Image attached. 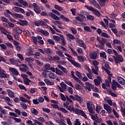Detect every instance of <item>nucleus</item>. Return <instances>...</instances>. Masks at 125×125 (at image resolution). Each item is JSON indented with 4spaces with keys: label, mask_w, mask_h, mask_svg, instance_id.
I'll use <instances>...</instances> for the list:
<instances>
[{
    "label": "nucleus",
    "mask_w": 125,
    "mask_h": 125,
    "mask_svg": "<svg viewBox=\"0 0 125 125\" xmlns=\"http://www.w3.org/2000/svg\"><path fill=\"white\" fill-rule=\"evenodd\" d=\"M114 55L112 56V57L114 60L116 64H120L122 62H124V57L122 55L119 54L118 52L115 49H113Z\"/></svg>",
    "instance_id": "f257e3e1"
},
{
    "label": "nucleus",
    "mask_w": 125,
    "mask_h": 125,
    "mask_svg": "<svg viewBox=\"0 0 125 125\" xmlns=\"http://www.w3.org/2000/svg\"><path fill=\"white\" fill-rule=\"evenodd\" d=\"M67 69L61 65H58V67H56V74L59 75V76H63L64 74H67Z\"/></svg>",
    "instance_id": "f03ea898"
},
{
    "label": "nucleus",
    "mask_w": 125,
    "mask_h": 125,
    "mask_svg": "<svg viewBox=\"0 0 125 125\" xmlns=\"http://www.w3.org/2000/svg\"><path fill=\"white\" fill-rule=\"evenodd\" d=\"M40 14L41 16H47V17H51L53 18V19H54V20H60V18H59V17L57 16L52 12H49L47 14L46 12L42 11V13H41Z\"/></svg>",
    "instance_id": "7ed1b4c3"
},
{
    "label": "nucleus",
    "mask_w": 125,
    "mask_h": 125,
    "mask_svg": "<svg viewBox=\"0 0 125 125\" xmlns=\"http://www.w3.org/2000/svg\"><path fill=\"white\" fill-rule=\"evenodd\" d=\"M87 109L90 114H95L94 110H95V106L92 102L89 101L86 103Z\"/></svg>",
    "instance_id": "20e7f679"
},
{
    "label": "nucleus",
    "mask_w": 125,
    "mask_h": 125,
    "mask_svg": "<svg viewBox=\"0 0 125 125\" xmlns=\"http://www.w3.org/2000/svg\"><path fill=\"white\" fill-rule=\"evenodd\" d=\"M86 9H88V10H89L90 11H92L94 14L96 15V16H97V17H100V13H99V11L98 10H95L94 8L92 7V6H90L89 5H85L84 6Z\"/></svg>",
    "instance_id": "39448f33"
},
{
    "label": "nucleus",
    "mask_w": 125,
    "mask_h": 125,
    "mask_svg": "<svg viewBox=\"0 0 125 125\" xmlns=\"http://www.w3.org/2000/svg\"><path fill=\"white\" fill-rule=\"evenodd\" d=\"M93 65L95 66L94 67L92 68V71L95 75H98V71L99 68L98 67V65H99V62L97 61H94L93 62Z\"/></svg>",
    "instance_id": "423d86ee"
},
{
    "label": "nucleus",
    "mask_w": 125,
    "mask_h": 125,
    "mask_svg": "<svg viewBox=\"0 0 125 125\" xmlns=\"http://www.w3.org/2000/svg\"><path fill=\"white\" fill-rule=\"evenodd\" d=\"M66 59H67V60L75 67H77L78 68H81L82 67V65H81V64H79L78 62H76V61L67 57Z\"/></svg>",
    "instance_id": "0eeeda50"
},
{
    "label": "nucleus",
    "mask_w": 125,
    "mask_h": 125,
    "mask_svg": "<svg viewBox=\"0 0 125 125\" xmlns=\"http://www.w3.org/2000/svg\"><path fill=\"white\" fill-rule=\"evenodd\" d=\"M85 84L87 86L85 87L86 89H87L88 91H91V89H93L94 88V85L93 84L89 83V82H86Z\"/></svg>",
    "instance_id": "6e6552de"
},
{
    "label": "nucleus",
    "mask_w": 125,
    "mask_h": 125,
    "mask_svg": "<svg viewBox=\"0 0 125 125\" xmlns=\"http://www.w3.org/2000/svg\"><path fill=\"white\" fill-rule=\"evenodd\" d=\"M9 71L10 73L12 74V75H15V76H18V75H19L18 71L13 67H9Z\"/></svg>",
    "instance_id": "1a4fd4ad"
},
{
    "label": "nucleus",
    "mask_w": 125,
    "mask_h": 125,
    "mask_svg": "<svg viewBox=\"0 0 125 125\" xmlns=\"http://www.w3.org/2000/svg\"><path fill=\"white\" fill-rule=\"evenodd\" d=\"M104 110H106V111H107L108 114H111L112 113V107L108 105V104H104Z\"/></svg>",
    "instance_id": "9d476101"
},
{
    "label": "nucleus",
    "mask_w": 125,
    "mask_h": 125,
    "mask_svg": "<svg viewBox=\"0 0 125 125\" xmlns=\"http://www.w3.org/2000/svg\"><path fill=\"white\" fill-rule=\"evenodd\" d=\"M43 10V7H38L36 9H34V11L37 13V14H41L42 11Z\"/></svg>",
    "instance_id": "9b49d317"
},
{
    "label": "nucleus",
    "mask_w": 125,
    "mask_h": 125,
    "mask_svg": "<svg viewBox=\"0 0 125 125\" xmlns=\"http://www.w3.org/2000/svg\"><path fill=\"white\" fill-rule=\"evenodd\" d=\"M78 101L79 103H83V98L80 96L79 95H75V99L74 101Z\"/></svg>",
    "instance_id": "f8f14e48"
},
{
    "label": "nucleus",
    "mask_w": 125,
    "mask_h": 125,
    "mask_svg": "<svg viewBox=\"0 0 125 125\" xmlns=\"http://www.w3.org/2000/svg\"><path fill=\"white\" fill-rule=\"evenodd\" d=\"M20 22H19V24L21 25V26H28V21L26 20H19Z\"/></svg>",
    "instance_id": "ddd939ff"
},
{
    "label": "nucleus",
    "mask_w": 125,
    "mask_h": 125,
    "mask_svg": "<svg viewBox=\"0 0 125 125\" xmlns=\"http://www.w3.org/2000/svg\"><path fill=\"white\" fill-rule=\"evenodd\" d=\"M7 92L9 97H10V98H14V97H15V96H14V92H13L11 90L7 89Z\"/></svg>",
    "instance_id": "4468645a"
},
{
    "label": "nucleus",
    "mask_w": 125,
    "mask_h": 125,
    "mask_svg": "<svg viewBox=\"0 0 125 125\" xmlns=\"http://www.w3.org/2000/svg\"><path fill=\"white\" fill-rule=\"evenodd\" d=\"M90 2L92 4H94V6H95L96 8H98V9H100L101 8L100 6L99 5V4H98L96 0H92Z\"/></svg>",
    "instance_id": "2eb2a0df"
},
{
    "label": "nucleus",
    "mask_w": 125,
    "mask_h": 125,
    "mask_svg": "<svg viewBox=\"0 0 125 125\" xmlns=\"http://www.w3.org/2000/svg\"><path fill=\"white\" fill-rule=\"evenodd\" d=\"M90 58L93 60H95L97 58V53L96 52H92L90 54Z\"/></svg>",
    "instance_id": "dca6fc26"
},
{
    "label": "nucleus",
    "mask_w": 125,
    "mask_h": 125,
    "mask_svg": "<svg viewBox=\"0 0 125 125\" xmlns=\"http://www.w3.org/2000/svg\"><path fill=\"white\" fill-rule=\"evenodd\" d=\"M44 53L47 54L48 55H51L52 54V50L50 48H47L44 49Z\"/></svg>",
    "instance_id": "f3484780"
},
{
    "label": "nucleus",
    "mask_w": 125,
    "mask_h": 125,
    "mask_svg": "<svg viewBox=\"0 0 125 125\" xmlns=\"http://www.w3.org/2000/svg\"><path fill=\"white\" fill-rule=\"evenodd\" d=\"M13 17L14 18H15L16 19V18H19L20 19H24V16L22 15H20L19 14H13Z\"/></svg>",
    "instance_id": "a211bd4d"
},
{
    "label": "nucleus",
    "mask_w": 125,
    "mask_h": 125,
    "mask_svg": "<svg viewBox=\"0 0 125 125\" xmlns=\"http://www.w3.org/2000/svg\"><path fill=\"white\" fill-rule=\"evenodd\" d=\"M117 79H118V83H119L122 84V85H124V84H125V80L124 78H123L121 77H118L117 78Z\"/></svg>",
    "instance_id": "6ab92c4d"
},
{
    "label": "nucleus",
    "mask_w": 125,
    "mask_h": 125,
    "mask_svg": "<svg viewBox=\"0 0 125 125\" xmlns=\"http://www.w3.org/2000/svg\"><path fill=\"white\" fill-rule=\"evenodd\" d=\"M78 42L81 47H83L84 49H86V45L84 44V42L83 40H80Z\"/></svg>",
    "instance_id": "aec40b11"
},
{
    "label": "nucleus",
    "mask_w": 125,
    "mask_h": 125,
    "mask_svg": "<svg viewBox=\"0 0 125 125\" xmlns=\"http://www.w3.org/2000/svg\"><path fill=\"white\" fill-rule=\"evenodd\" d=\"M77 59L79 62H84V59H86L85 57H83V56H77Z\"/></svg>",
    "instance_id": "412c9836"
},
{
    "label": "nucleus",
    "mask_w": 125,
    "mask_h": 125,
    "mask_svg": "<svg viewBox=\"0 0 125 125\" xmlns=\"http://www.w3.org/2000/svg\"><path fill=\"white\" fill-rule=\"evenodd\" d=\"M66 36L69 38V42H72L71 40H75L76 38L75 37V36H74V35H72L71 34H67L66 35Z\"/></svg>",
    "instance_id": "4be33fe9"
},
{
    "label": "nucleus",
    "mask_w": 125,
    "mask_h": 125,
    "mask_svg": "<svg viewBox=\"0 0 125 125\" xmlns=\"http://www.w3.org/2000/svg\"><path fill=\"white\" fill-rule=\"evenodd\" d=\"M30 111L34 116H37L39 114V111L34 108H32L30 109Z\"/></svg>",
    "instance_id": "5701e85b"
},
{
    "label": "nucleus",
    "mask_w": 125,
    "mask_h": 125,
    "mask_svg": "<svg viewBox=\"0 0 125 125\" xmlns=\"http://www.w3.org/2000/svg\"><path fill=\"white\" fill-rule=\"evenodd\" d=\"M60 18H61V19H62V21H64V22H69L70 21V19L64 17V16L63 15H61Z\"/></svg>",
    "instance_id": "b1692460"
},
{
    "label": "nucleus",
    "mask_w": 125,
    "mask_h": 125,
    "mask_svg": "<svg viewBox=\"0 0 125 125\" xmlns=\"http://www.w3.org/2000/svg\"><path fill=\"white\" fill-rule=\"evenodd\" d=\"M102 69L105 71V73L108 75V76H113V74H111V71L109 69L105 68L104 66H102Z\"/></svg>",
    "instance_id": "393cba45"
},
{
    "label": "nucleus",
    "mask_w": 125,
    "mask_h": 125,
    "mask_svg": "<svg viewBox=\"0 0 125 125\" xmlns=\"http://www.w3.org/2000/svg\"><path fill=\"white\" fill-rule=\"evenodd\" d=\"M106 42L107 40L106 39L102 38L100 42H99L101 44V45H105V43H106Z\"/></svg>",
    "instance_id": "a878e982"
},
{
    "label": "nucleus",
    "mask_w": 125,
    "mask_h": 125,
    "mask_svg": "<svg viewBox=\"0 0 125 125\" xmlns=\"http://www.w3.org/2000/svg\"><path fill=\"white\" fill-rule=\"evenodd\" d=\"M48 76L50 79H52V80H55V79H56V75L54 73H49Z\"/></svg>",
    "instance_id": "bb28decb"
},
{
    "label": "nucleus",
    "mask_w": 125,
    "mask_h": 125,
    "mask_svg": "<svg viewBox=\"0 0 125 125\" xmlns=\"http://www.w3.org/2000/svg\"><path fill=\"white\" fill-rule=\"evenodd\" d=\"M32 42L35 45H38V39L36 37L32 36Z\"/></svg>",
    "instance_id": "cd10ccee"
},
{
    "label": "nucleus",
    "mask_w": 125,
    "mask_h": 125,
    "mask_svg": "<svg viewBox=\"0 0 125 125\" xmlns=\"http://www.w3.org/2000/svg\"><path fill=\"white\" fill-rule=\"evenodd\" d=\"M75 89H76V90H83V87L79 83H76L75 84Z\"/></svg>",
    "instance_id": "c85d7f7f"
},
{
    "label": "nucleus",
    "mask_w": 125,
    "mask_h": 125,
    "mask_svg": "<svg viewBox=\"0 0 125 125\" xmlns=\"http://www.w3.org/2000/svg\"><path fill=\"white\" fill-rule=\"evenodd\" d=\"M20 105L21 106V108L23 109V110H27V109H28V106H27V104H26L23 102H21L20 103Z\"/></svg>",
    "instance_id": "c756f323"
},
{
    "label": "nucleus",
    "mask_w": 125,
    "mask_h": 125,
    "mask_svg": "<svg viewBox=\"0 0 125 125\" xmlns=\"http://www.w3.org/2000/svg\"><path fill=\"white\" fill-rule=\"evenodd\" d=\"M19 2L21 3L23 6H28V2L27 1H24L23 0H19Z\"/></svg>",
    "instance_id": "7c9ffc66"
},
{
    "label": "nucleus",
    "mask_w": 125,
    "mask_h": 125,
    "mask_svg": "<svg viewBox=\"0 0 125 125\" xmlns=\"http://www.w3.org/2000/svg\"><path fill=\"white\" fill-rule=\"evenodd\" d=\"M54 8H55V9H56L57 10H58V11H62V10H63V7L59 6L57 4H55L54 5Z\"/></svg>",
    "instance_id": "2f4dec72"
},
{
    "label": "nucleus",
    "mask_w": 125,
    "mask_h": 125,
    "mask_svg": "<svg viewBox=\"0 0 125 125\" xmlns=\"http://www.w3.org/2000/svg\"><path fill=\"white\" fill-rule=\"evenodd\" d=\"M7 78V75L4 73H3L2 71L0 73V79H3V78Z\"/></svg>",
    "instance_id": "473e14b6"
},
{
    "label": "nucleus",
    "mask_w": 125,
    "mask_h": 125,
    "mask_svg": "<svg viewBox=\"0 0 125 125\" xmlns=\"http://www.w3.org/2000/svg\"><path fill=\"white\" fill-rule=\"evenodd\" d=\"M106 3V0H100L99 1V3L102 6V7H103L104 6H105V3Z\"/></svg>",
    "instance_id": "72a5a7b5"
},
{
    "label": "nucleus",
    "mask_w": 125,
    "mask_h": 125,
    "mask_svg": "<svg viewBox=\"0 0 125 125\" xmlns=\"http://www.w3.org/2000/svg\"><path fill=\"white\" fill-rule=\"evenodd\" d=\"M23 82L25 84H26V85H29L30 83H31V80H30V79H29L28 78H26L24 80Z\"/></svg>",
    "instance_id": "f704fd0d"
},
{
    "label": "nucleus",
    "mask_w": 125,
    "mask_h": 125,
    "mask_svg": "<svg viewBox=\"0 0 125 125\" xmlns=\"http://www.w3.org/2000/svg\"><path fill=\"white\" fill-rule=\"evenodd\" d=\"M84 30L86 32H89V33H91V29L88 26H83Z\"/></svg>",
    "instance_id": "c9c22d12"
},
{
    "label": "nucleus",
    "mask_w": 125,
    "mask_h": 125,
    "mask_svg": "<svg viewBox=\"0 0 125 125\" xmlns=\"http://www.w3.org/2000/svg\"><path fill=\"white\" fill-rule=\"evenodd\" d=\"M61 86L63 89V90H66L67 89V88L66 87L67 86V85L65 84L63 82H62L61 83Z\"/></svg>",
    "instance_id": "e433bc0d"
},
{
    "label": "nucleus",
    "mask_w": 125,
    "mask_h": 125,
    "mask_svg": "<svg viewBox=\"0 0 125 125\" xmlns=\"http://www.w3.org/2000/svg\"><path fill=\"white\" fill-rule=\"evenodd\" d=\"M101 58H104V59H106L107 58V56H106V53L105 52H103L102 53H100V54Z\"/></svg>",
    "instance_id": "4c0bfd02"
},
{
    "label": "nucleus",
    "mask_w": 125,
    "mask_h": 125,
    "mask_svg": "<svg viewBox=\"0 0 125 125\" xmlns=\"http://www.w3.org/2000/svg\"><path fill=\"white\" fill-rule=\"evenodd\" d=\"M41 34H42L44 36H45L46 37H48L49 36V33L47 31H45L44 30H42L41 31Z\"/></svg>",
    "instance_id": "58836bf2"
},
{
    "label": "nucleus",
    "mask_w": 125,
    "mask_h": 125,
    "mask_svg": "<svg viewBox=\"0 0 125 125\" xmlns=\"http://www.w3.org/2000/svg\"><path fill=\"white\" fill-rule=\"evenodd\" d=\"M60 59H61L60 57H59V56H53L52 58V60L53 61H59V60H60Z\"/></svg>",
    "instance_id": "ea45409f"
},
{
    "label": "nucleus",
    "mask_w": 125,
    "mask_h": 125,
    "mask_svg": "<svg viewBox=\"0 0 125 125\" xmlns=\"http://www.w3.org/2000/svg\"><path fill=\"white\" fill-rule=\"evenodd\" d=\"M16 33L18 35L22 34V30L21 29H20V28H19V27H17L16 28Z\"/></svg>",
    "instance_id": "a19ab883"
},
{
    "label": "nucleus",
    "mask_w": 125,
    "mask_h": 125,
    "mask_svg": "<svg viewBox=\"0 0 125 125\" xmlns=\"http://www.w3.org/2000/svg\"><path fill=\"white\" fill-rule=\"evenodd\" d=\"M3 99L5 100L6 102H8V103H10V102H11V101H10V98L8 97L3 96Z\"/></svg>",
    "instance_id": "79ce46f5"
},
{
    "label": "nucleus",
    "mask_w": 125,
    "mask_h": 125,
    "mask_svg": "<svg viewBox=\"0 0 125 125\" xmlns=\"http://www.w3.org/2000/svg\"><path fill=\"white\" fill-rule=\"evenodd\" d=\"M47 42H48L50 44H52V45H55V42L53 41V40L48 39L47 40Z\"/></svg>",
    "instance_id": "37998d69"
},
{
    "label": "nucleus",
    "mask_w": 125,
    "mask_h": 125,
    "mask_svg": "<svg viewBox=\"0 0 125 125\" xmlns=\"http://www.w3.org/2000/svg\"><path fill=\"white\" fill-rule=\"evenodd\" d=\"M87 19H88V20H90L91 21H93L95 18H94V16L92 15H88L87 16Z\"/></svg>",
    "instance_id": "c03bdc74"
},
{
    "label": "nucleus",
    "mask_w": 125,
    "mask_h": 125,
    "mask_svg": "<svg viewBox=\"0 0 125 125\" xmlns=\"http://www.w3.org/2000/svg\"><path fill=\"white\" fill-rule=\"evenodd\" d=\"M1 20L2 22H5V23H8L9 22L8 19L4 17H1Z\"/></svg>",
    "instance_id": "a18cd8bd"
},
{
    "label": "nucleus",
    "mask_w": 125,
    "mask_h": 125,
    "mask_svg": "<svg viewBox=\"0 0 125 125\" xmlns=\"http://www.w3.org/2000/svg\"><path fill=\"white\" fill-rule=\"evenodd\" d=\"M52 12H53V13H54L56 15H58V16H61V14H60V13L58 12V11L55 9L52 10Z\"/></svg>",
    "instance_id": "49530a36"
},
{
    "label": "nucleus",
    "mask_w": 125,
    "mask_h": 125,
    "mask_svg": "<svg viewBox=\"0 0 125 125\" xmlns=\"http://www.w3.org/2000/svg\"><path fill=\"white\" fill-rule=\"evenodd\" d=\"M19 87L20 89H23L24 90H25V91H27V88L22 84H19Z\"/></svg>",
    "instance_id": "de8ad7c7"
},
{
    "label": "nucleus",
    "mask_w": 125,
    "mask_h": 125,
    "mask_svg": "<svg viewBox=\"0 0 125 125\" xmlns=\"http://www.w3.org/2000/svg\"><path fill=\"white\" fill-rule=\"evenodd\" d=\"M20 7H16V6H14L13 7V10H14V11H15V12H20Z\"/></svg>",
    "instance_id": "09e8293b"
},
{
    "label": "nucleus",
    "mask_w": 125,
    "mask_h": 125,
    "mask_svg": "<svg viewBox=\"0 0 125 125\" xmlns=\"http://www.w3.org/2000/svg\"><path fill=\"white\" fill-rule=\"evenodd\" d=\"M60 95L61 97V99L62 100V101H66V97H65V95L63 94L62 93H60Z\"/></svg>",
    "instance_id": "8fccbe9b"
},
{
    "label": "nucleus",
    "mask_w": 125,
    "mask_h": 125,
    "mask_svg": "<svg viewBox=\"0 0 125 125\" xmlns=\"http://www.w3.org/2000/svg\"><path fill=\"white\" fill-rule=\"evenodd\" d=\"M101 111V105L98 106V105L97 104V106L96 107V111L97 113H99V112Z\"/></svg>",
    "instance_id": "3c124183"
},
{
    "label": "nucleus",
    "mask_w": 125,
    "mask_h": 125,
    "mask_svg": "<svg viewBox=\"0 0 125 125\" xmlns=\"http://www.w3.org/2000/svg\"><path fill=\"white\" fill-rule=\"evenodd\" d=\"M77 51L79 54H83V49H82V48L78 47Z\"/></svg>",
    "instance_id": "603ef678"
},
{
    "label": "nucleus",
    "mask_w": 125,
    "mask_h": 125,
    "mask_svg": "<svg viewBox=\"0 0 125 125\" xmlns=\"http://www.w3.org/2000/svg\"><path fill=\"white\" fill-rule=\"evenodd\" d=\"M56 54H58L60 57L62 56V55L63 54V51L61 50H59L58 51H56Z\"/></svg>",
    "instance_id": "864d4df0"
},
{
    "label": "nucleus",
    "mask_w": 125,
    "mask_h": 125,
    "mask_svg": "<svg viewBox=\"0 0 125 125\" xmlns=\"http://www.w3.org/2000/svg\"><path fill=\"white\" fill-rule=\"evenodd\" d=\"M101 36L102 37H104V38H106L107 39H109V38H110V36L108 35V34L105 32H103L101 34Z\"/></svg>",
    "instance_id": "5fc2aeb1"
},
{
    "label": "nucleus",
    "mask_w": 125,
    "mask_h": 125,
    "mask_svg": "<svg viewBox=\"0 0 125 125\" xmlns=\"http://www.w3.org/2000/svg\"><path fill=\"white\" fill-rule=\"evenodd\" d=\"M0 47L2 50H5L7 49V47L4 44H0Z\"/></svg>",
    "instance_id": "6e6d98bb"
},
{
    "label": "nucleus",
    "mask_w": 125,
    "mask_h": 125,
    "mask_svg": "<svg viewBox=\"0 0 125 125\" xmlns=\"http://www.w3.org/2000/svg\"><path fill=\"white\" fill-rule=\"evenodd\" d=\"M70 31H71L73 35H76L77 34V29H76V28H75L74 27H71L70 28Z\"/></svg>",
    "instance_id": "4d7b16f0"
},
{
    "label": "nucleus",
    "mask_w": 125,
    "mask_h": 125,
    "mask_svg": "<svg viewBox=\"0 0 125 125\" xmlns=\"http://www.w3.org/2000/svg\"><path fill=\"white\" fill-rule=\"evenodd\" d=\"M59 110L60 111H61V112H63V113H65V114H67V113H68V111L63 107H60V108H59Z\"/></svg>",
    "instance_id": "13d9d810"
},
{
    "label": "nucleus",
    "mask_w": 125,
    "mask_h": 125,
    "mask_svg": "<svg viewBox=\"0 0 125 125\" xmlns=\"http://www.w3.org/2000/svg\"><path fill=\"white\" fill-rule=\"evenodd\" d=\"M53 39L55 41H56L57 42H60V37L58 36L54 35L53 36Z\"/></svg>",
    "instance_id": "bf43d9fd"
},
{
    "label": "nucleus",
    "mask_w": 125,
    "mask_h": 125,
    "mask_svg": "<svg viewBox=\"0 0 125 125\" xmlns=\"http://www.w3.org/2000/svg\"><path fill=\"white\" fill-rule=\"evenodd\" d=\"M69 48H70L72 54H73L75 56H78V53H77L76 52V51H75V50H74V49H73V48L70 47Z\"/></svg>",
    "instance_id": "052dcab7"
},
{
    "label": "nucleus",
    "mask_w": 125,
    "mask_h": 125,
    "mask_svg": "<svg viewBox=\"0 0 125 125\" xmlns=\"http://www.w3.org/2000/svg\"><path fill=\"white\" fill-rule=\"evenodd\" d=\"M104 82L107 87H111V85H110V83H111V82H109L107 79L104 80Z\"/></svg>",
    "instance_id": "680f3d73"
},
{
    "label": "nucleus",
    "mask_w": 125,
    "mask_h": 125,
    "mask_svg": "<svg viewBox=\"0 0 125 125\" xmlns=\"http://www.w3.org/2000/svg\"><path fill=\"white\" fill-rule=\"evenodd\" d=\"M17 56L20 58L21 61H24V58L23 57V55L21 54H17Z\"/></svg>",
    "instance_id": "e2e57ef3"
},
{
    "label": "nucleus",
    "mask_w": 125,
    "mask_h": 125,
    "mask_svg": "<svg viewBox=\"0 0 125 125\" xmlns=\"http://www.w3.org/2000/svg\"><path fill=\"white\" fill-rule=\"evenodd\" d=\"M112 112H113L114 115H115V117L116 118H120V116H119V114H118V112H116V110L112 109Z\"/></svg>",
    "instance_id": "0e129e2a"
},
{
    "label": "nucleus",
    "mask_w": 125,
    "mask_h": 125,
    "mask_svg": "<svg viewBox=\"0 0 125 125\" xmlns=\"http://www.w3.org/2000/svg\"><path fill=\"white\" fill-rule=\"evenodd\" d=\"M70 11H71V12H72V15H73L74 16H75L76 15V12H77L76 9L72 8V9H70Z\"/></svg>",
    "instance_id": "69168bd1"
},
{
    "label": "nucleus",
    "mask_w": 125,
    "mask_h": 125,
    "mask_svg": "<svg viewBox=\"0 0 125 125\" xmlns=\"http://www.w3.org/2000/svg\"><path fill=\"white\" fill-rule=\"evenodd\" d=\"M34 122L35 123V124L39 125H44L43 124H42V122H40V121H38L37 119L34 120Z\"/></svg>",
    "instance_id": "338daca9"
},
{
    "label": "nucleus",
    "mask_w": 125,
    "mask_h": 125,
    "mask_svg": "<svg viewBox=\"0 0 125 125\" xmlns=\"http://www.w3.org/2000/svg\"><path fill=\"white\" fill-rule=\"evenodd\" d=\"M94 82L95 83V85L98 86L99 84H100V82L98 81L97 79H94Z\"/></svg>",
    "instance_id": "774afa93"
}]
</instances>
